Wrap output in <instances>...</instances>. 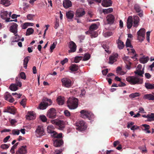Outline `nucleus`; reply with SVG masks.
Wrapping results in <instances>:
<instances>
[{
    "instance_id": "f257e3e1",
    "label": "nucleus",
    "mask_w": 154,
    "mask_h": 154,
    "mask_svg": "<svg viewBox=\"0 0 154 154\" xmlns=\"http://www.w3.org/2000/svg\"><path fill=\"white\" fill-rule=\"evenodd\" d=\"M126 79L131 85L142 84L143 82V79L138 76H129L127 77Z\"/></svg>"
},
{
    "instance_id": "f03ea898",
    "label": "nucleus",
    "mask_w": 154,
    "mask_h": 154,
    "mask_svg": "<svg viewBox=\"0 0 154 154\" xmlns=\"http://www.w3.org/2000/svg\"><path fill=\"white\" fill-rule=\"evenodd\" d=\"M78 100L75 97H69L67 101L68 107L71 109L76 108L78 106Z\"/></svg>"
},
{
    "instance_id": "7ed1b4c3",
    "label": "nucleus",
    "mask_w": 154,
    "mask_h": 154,
    "mask_svg": "<svg viewBox=\"0 0 154 154\" xmlns=\"http://www.w3.org/2000/svg\"><path fill=\"white\" fill-rule=\"evenodd\" d=\"M77 127L76 128L78 130L83 131L87 128V126L85 122L84 121H80L75 123Z\"/></svg>"
},
{
    "instance_id": "20e7f679",
    "label": "nucleus",
    "mask_w": 154,
    "mask_h": 154,
    "mask_svg": "<svg viewBox=\"0 0 154 154\" xmlns=\"http://www.w3.org/2000/svg\"><path fill=\"white\" fill-rule=\"evenodd\" d=\"M145 29L144 28H141L137 32V39L142 42L145 38Z\"/></svg>"
},
{
    "instance_id": "39448f33",
    "label": "nucleus",
    "mask_w": 154,
    "mask_h": 154,
    "mask_svg": "<svg viewBox=\"0 0 154 154\" xmlns=\"http://www.w3.org/2000/svg\"><path fill=\"white\" fill-rule=\"evenodd\" d=\"M56 115V109L54 108H51L48 111L47 116L50 119H54Z\"/></svg>"
},
{
    "instance_id": "423d86ee",
    "label": "nucleus",
    "mask_w": 154,
    "mask_h": 154,
    "mask_svg": "<svg viewBox=\"0 0 154 154\" xmlns=\"http://www.w3.org/2000/svg\"><path fill=\"white\" fill-rule=\"evenodd\" d=\"M62 85L65 87L69 88L72 85V82L70 79L64 78L61 79Z\"/></svg>"
},
{
    "instance_id": "0eeeda50",
    "label": "nucleus",
    "mask_w": 154,
    "mask_h": 154,
    "mask_svg": "<svg viewBox=\"0 0 154 154\" xmlns=\"http://www.w3.org/2000/svg\"><path fill=\"white\" fill-rule=\"evenodd\" d=\"M36 135L37 137H40L44 135V130L43 127L38 126L37 128L36 131Z\"/></svg>"
},
{
    "instance_id": "6e6552de",
    "label": "nucleus",
    "mask_w": 154,
    "mask_h": 154,
    "mask_svg": "<svg viewBox=\"0 0 154 154\" xmlns=\"http://www.w3.org/2000/svg\"><path fill=\"white\" fill-rule=\"evenodd\" d=\"M12 25L10 26V31L13 33L15 36H18L17 32L18 25L15 23H13Z\"/></svg>"
},
{
    "instance_id": "1a4fd4ad",
    "label": "nucleus",
    "mask_w": 154,
    "mask_h": 154,
    "mask_svg": "<svg viewBox=\"0 0 154 154\" xmlns=\"http://www.w3.org/2000/svg\"><path fill=\"white\" fill-rule=\"evenodd\" d=\"M85 14V12L84 9L80 8L77 9L75 13V16L77 17H81Z\"/></svg>"
},
{
    "instance_id": "9d476101",
    "label": "nucleus",
    "mask_w": 154,
    "mask_h": 154,
    "mask_svg": "<svg viewBox=\"0 0 154 154\" xmlns=\"http://www.w3.org/2000/svg\"><path fill=\"white\" fill-rule=\"evenodd\" d=\"M134 9L137 13H139L138 14L139 17H141L143 16V11L141 9V8L139 4H135L134 6Z\"/></svg>"
},
{
    "instance_id": "9b49d317",
    "label": "nucleus",
    "mask_w": 154,
    "mask_h": 154,
    "mask_svg": "<svg viewBox=\"0 0 154 154\" xmlns=\"http://www.w3.org/2000/svg\"><path fill=\"white\" fill-rule=\"evenodd\" d=\"M69 47L70 49L69 50V53L74 52L76 51V45L73 42L71 41L69 42Z\"/></svg>"
},
{
    "instance_id": "f8f14e48",
    "label": "nucleus",
    "mask_w": 154,
    "mask_h": 154,
    "mask_svg": "<svg viewBox=\"0 0 154 154\" xmlns=\"http://www.w3.org/2000/svg\"><path fill=\"white\" fill-rule=\"evenodd\" d=\"M106 19L108 24H112L115 21V17L112 14H109L106 17Z\"/></svg>"
},
{
    "instance_id": "ddd939ff",
    "label": "nucleus",
    "mask_w": 154,
    "mask_h": 154,
    "mask_svg": "<svg viewBox=\"0 0 154 154\" xmlns=\"http://www.w3.org/2000/svg\"><path fill=\"white\" fill-rule=\"evenodd\" d=\"M4 97L5 99L7 101H8L10 103H13L14 101V98L8 92L5 93Z\"/></svg>"
},
{
    "instance_id": "4468645a",
    "label": "nucleus",
    "mask_w": 154,
    "mask_h": 154,
    "mask_svg": "<svg viewBox=\"0 0 154 154\" xmlns=\"http://www.w3.org/2000/svg\"><path fill=\"white\" fill-rule=\"evenodd\" d=\"M27 152L26 146H22L17 151V154H25Z\"/></svg>"
},
{
    "instance_id": "2eb2a0df",
    "label": "nucleus",
    "mask_w": 154,
    "mask_h": 154,
    "mask_svg": "<svg viewBox=\"0 0 154 154\" xmlns=\"http://www.w3.org/2000/svg\"><path fill=\"white\" fill-rule=\"evenodd\" d=\"M118 56V54H113L111 56L109 57V63H110L113 64L117 60V58Z\"/></svg>"
},
{
    "instance_id": "dca6fc26",
    "label": "nucleus",
    "mask_w": 154,
    "mask_h": 154,
    "mask_svg": "<svg viewBox=\"0 0 154 154\" xmlns=\"http://www.w3.org/2000/svg\"><path fill=\"white\" fill-rule=\"evenodd\" d=\"M63 141L62 139H56L54 141V145L56 147L60 146L63 144Z\"/></svg>"
},
{
    "instance_id": "f3484780",
    "label": "nucleus",
    "mask_w": 154,
    "mask_h": 154,
    "mask_svg": "<svg viewBox=\"0 0 154 154\" xmlns=\"http://www.w3.org/2000/svg\"><path fill=\"white\" fill-rule=\"evenodd\" d=\"M89 111L85 110H82L80 112V117L84 119H87V116L88 115H89L88 112Z\"/></svg>"
},
{
    "instance_id": "a211bd4d",
    "label": "nucleus",
    "mask_w": 154,
    "mask_h": 154,
    "mask_svg": "<svg viewBox=\"0 0 154 154\" xmlns=\"http://www.w3.org/2000/svg\"><path fill=\"white\" fill-rule=\"evenodd\" d=\"M63 5L65 8H68L72 6V3L69 0H64L63 2Z\"/></svg>"
},
{
    "instance_id": "6ab92c4d",
    "label": "nucleus",
    "mask_w": 154,
    "mask_h": 154,
    "mask_svg": "<svg viewBox=\"0 0 154 154\" xmlns=\"http://www.w3.org/2000/svg\"><path fill=\"white\" fill-rule=\"evenodd\" d=\"M112 2L111 0H103L102 2V5L104 7H108L112 5Z\"/></svg>"
},
{
    "instance_id": "aec40b11",
    "label": "nucleus",
    "mask_w": 154,
    "mask_h": 154,
    "mask_svg": "<svg viewBox=\"0 0 154 154\" xmlns=\"http://www.w3.org/2000/svg\"><path fill=\"white\" fill-rule=\"evenodd\" d=\"M35 118V114L33 112H28L26 115V119L33 120Z\"/></svg>"
},
{
    "instance_id": "412c9836",
    "label": "nucleus",
    "mask_w": 154,
    "mask_h": 154,
    "mask_svg": "<svg viewBox=\"0 0 154 154\" xmlns=\"http://www.w3.org/2000/svg\"><path fill=\"white\" fill-rule=\"evenodd\" d=\"M133 18L132 16H129L127 19V28L130 29L131 28L133 24Z\"/></svg>"
},
{
    "instance_id": "4be33fe9",
    "label": "nucleus",
    "mask_w": 154,
    "mask_h": 154,
    "mask_svg": "<svg viewBox=\"0 0 154 154\" xmlns=\"http://www.w3.org/2000/svg\"><path fill=\"white\" fill-rule=\"evenodd\" d=\"M74 16V13L72 11H69L66 12V16L67 18L69 19H72Z\"/></svg>"
},
{
    "instance_id": "5701e85b",
    "label": "nucleus",
    "mask_w": 154,
    "mask_h": 154,
    "mask_svg": "<svg viewBox=\"0 0 154 154\" xmlns=\"http://www.w3.org/2000/svg\"><path fill=\"white\" fill-rule=\"evenodd\" d=\"M57 125L58 129L61 130H63L64 128V121L59 120Z\"/></svg>"
},
{
    "instance_id": "b1692460",
    "label": "nucleus",
    "mask_w": 154,
    "mask_h": 154,
    "mask_svg": "<svg viewBox=\"0 0 154 154\" xmlns=\"http://www.w3.org/2000/svg\"><path fill=\"white\" fill-rule=\"evenodd\" d=\"M48 106V103L47 102H41L39 106V108L41 109H45Z\"/></svg>"
},
{
    "instance_id": "393cba45",
    "label": "nucleus",
    "mask_w": 154,
    "mask_h": 154,
    "mask_svg": "<svg viewBox=\"0 0 154 154\" xmlns=\"http://www.w3.org/2000/svg\"><path fill=\"white\" fill-rule=\"evenodd\" d=\"M6 112L11 114H14L15 113L16 110L13 107H8L6 109Z\"/></svg>"
},
{
    "instance_id": "a878e982",
    "label": "nucleus",
    "mask_w": 154,
    "mask_h": 154,
    "mask_svg": "<svg viewBox=\"0 0 154 154\" xmlns=\"http://www.w3.org/2000/svg\"><path fill=\"white\" fill-rule=\"evenodd\" d=\"M145 99H148L149 100H154V96L151 94H145L143 97Z\"/></svg>"
},
{
    "instance_id": "bb28decb",
    "label": "nucleus",
    "mask_w": 154,
    "mask_h": 154,
    "mask_svg": "<svg viewBox=\"0 0 154 154\" xmlns=\"http://www.w3.org/2000/svg\"><path fill=\"white\" fill-rule=\"evenodd\" d=\"M69 69L71 71H76L78 69V66L76 64H72L69 66Z\"/></svg>"
},
{
    "instance_id": "cd10ccee",
    "label": "nucleus",
    "mask_w": 154,
    "mask_h": 154,
    "mask_svg": "<svg viewBox=\"0 0 154 154\" xmlns=\"http://www.w3.org/2000/svg\"><path fill=\"white\" fill-rule=\"evenodd\" d=\"M117 43L118 45V47L119 49L121 50L123 48L125 45L123 42L119 39H118Z\"/></svg>"
},
{
    "instance_id": "c85d7f7f",
    "label": "nucleus",
    "mask_w": 154,
    "mask_h": 154,
    "mask_svg": "<svg viewBox=\"0 0 154 154\" xmlns=\"http://www.w3.org/2000/svg\"><path fill=\"white\" fill-rule=\"evenodd\" d=\"M0 3L3 5L5 7H7L10 5L9 0H0Z\"/></svg>"
},
{
    "instance_id": "c756f323",
    "label": "nucleus",
    "mask_w": 154,
    "mask_h": 154,
    "mask_svg": "<svg viewBox=\"0 0 154 154\" xmlns=\"http://www.w3.org/2000/svg\"><path fill=\"white\" fill-rule=\"evenodd\" d=\"M134 27H137L138 26V23L139 21V18L137 16H134Z\"/></svg>"
},
{
    "instance_id": "7c9ffc66",
    "label": "nucleus",
    "mask_w": 154,
    "mask_h": 154,
    "mask_svg": "<svg viewBox=\"0 0 154 154\" xmlns=\"http://www.w3.org/2000/svg\"><path fill=\"white\" fill-rule=\"evenodd\" d=\"M57 103L60 105H62L64 103V99L61 96H59L57 99Z\"/></svg>"
},
{
    "instance_id": "2f4dec72",
    "label": "nucleus",
    "mask_w": 154,
    "mask_h": 154,
    "mask_svg": "<svg viewBox=\"0 0 154 154\" xmlns=\"http://www.w3.org/2000/svg\"><path fill=\"white\" fill-rule=\"evenodd\" d=\"M145 86L146 88L148 89H154V84H151L149 83H145Z\"/></svg>"
},
{
    "instance_id": "473e14b6",
    "label": "nucleus",
    "mask_w": 154,
    "mask_h": 154,
    "mask_svg": "<svg viewBox=\"0 0 154 154\" xmlns=\"http://www.w3.org/2000/svg\"><path fill=\"white\" fill-rule=\"evenodd\" d=\"M149 60V58L148 57H141L139 60L140 63L144 64L146 63Z\"/></svg>"
},
{
    "instance_id": "72a5a7b5",
    "label": "nucleus",
    "mask_w": 154,
    "mask_h": 154,
    "mask_svg": "<svg viewBox=\"0 0 154 154\" xmlns=\"http://www.w3.org/2000/svg\"><path fill=\"white\" fill-rule=\"evenodd\" d=\"M8 15V12L7 11H4L1 13V17L4 19H5Z\"/></svg>"
},
{
    "instance_id": "f704fd0d",
    "label": "nucleus",
    "mask_w": 154,
    "mask_h": 154,
    "mask_svg": "<svg viewBox=\"0 0 154 154\" xmlns=\"http://www.w3.org/2000/svg\"><path fill=\"white\" fill-rule=\"evenodd\" d=\"M30 57L27 56L25 57L23 60V65L24 66V67L26 69V68L27 66V63L29 62Z\"/></svg>"
},
{
    "instance_id": "c9c22d12",
    "label": "nucleus",
    "mask_w": 154,
    "mask_h": 154,
    "mask_svg": "<svg viewBox=\"0 0 154 154\" xmlns=\"http://www.w3.org/2000/svg\"><path fill=\"white\" fill-rule=\"evenodd\" d=\"M34 32V29L32 28H28L26 32V35L28 36L32 34Z\"/></svg>"
},
{
    "instance_id": "e433bc0d",
    "label": "nucleus",
    "mask_w": 154,
    "mask_h": 154,
    "mask_svg": "<svg viewBox=\"0 0 154 154\" xmlns=\"http://www.w3.org/2000/svg\"><path fill=\"white\" fill-rule=\"evenodd\" d=\"M47 131L48 133L53 134L55 133V132L53 130V126H48L47 127Z\"/></svg>"
},
{
    "instance_id": "4c0bfd02",
    "label": "nucleus",
    "mask_w": 154,
    "mask_h": 154,
    "mask_svg": "<svg viewBox=\"0 0 154 154\" xmlns=\"http://www.w3.org/2000/svg\"><path fill=\"white\" fill-rule=\"evenodd\" d=\"M9 88L13 91H16L18 89V88L16 84H11Z\"/></svg>"
},
{
    "instance_id": "58836bf2",
    "label": "nucleus",
    "mask_w": 154,
    "mask_h": 154,
    "mask_svg": "<svg viewBox=\"0 0 154 154\" xmlns=\"http://www.w3.org/2000/svg\"><path fill=\"white\" fill-rule=\"evenodd\" d=\"M148 120L149 121H154V113H151V114L147 115Z\"/></svg>"
},
{
    "instance_id": "ea45409f",
    "label": "nucleus",
    "mask_w": 154,
    "mask_h": 154,
    "mask_svg": "<svg viewBox=\"0 0 154 154\" xmlns=\"http://www.w3.org/2000/svg\"><path fill=\"white\" fill-rule=\"evenodd\" d=\"M88 112L89 113L90 115H88V116H87V119L90 120H93L94 118V115L91 112L89 111Z\"/></svg>"
},
{
    "instance_id": "a19ab883",
    "label": "nucleus",
    "mask_w": 154,
    "mask_h": 154,
    "mask_svg": "<svg viewBox=\"0 0 154 154\" xmlns=\"http://www.w3.org/2000/svg\"><path fill=\"white\" fill-rule=\"evenodd\" d=\"M98 26L95 23L91 24L89 27V29L90 30H96Z\"/></svg>"
},
{
    "instance_id": "79ce46f5",
    "label": "nucleus",
    "mask_w": 154,
    "mask_h": 154,
    "mask_svg": "<svg viewBox=\"0 0 154 154\" xmlns=\"http://www.w3.org/2000/svg\"><path fill=\"white\" fill-rule=\"evenodd\" d=\"M17 77L19 79H20V78L24 80L26 78L25 74L24 72H20L18 77Z\"/></svg>"
},
{
    "instance_id": "37998d69",
    "label": "nucleus",
    "mask_w": 154,
    "mask_h": 154,
    "mask_svg": "<svg viewBox=\"0 0 154 154\" xmlns=\"http://www.w3.org/2000/svg\"><path fill=\"white\" fill-rule=\"evenodd\" d=\"M113 9L112 8H109L107 9H103V12L104 14H108L113 11Z\"/></svg>"
},
{
    "instance_id": "c03bdc74",
    "label": "nucleus",
    "mask_w": 154,
    "mask_h": 154,
    "mask_svg": "<svg viewBox=\"0 0 154 154\" xmlns=\"http://www.w3.org/2000/svg\"><path fill=\"white\" fill-rule=\"evenodd\" d=\"M16 83L15 84H16L17 86H19L20 87L22 86V83L20 81V79H19L17 77L16 78Z\"/></svg>"
},
{
    "instance_id": "a18cd8bd",
    "label": "nucleus",
    "mask_w": 154,
    "mask_h": 154,
    "mask_svg": "<svg viewBox=\"0 0 154 154\" xmlns=\"http://www.w3.org/2000/svg\"><path fill=\"white\" fill-rule=\"evenodd\" d=\"M102 47L107 53H108L109 54L110 53V51L109 50V46L106 45H103Z\"/></svg>"
},
{
    "instance_id": "49530a36",
    "label": "nucleus",
    "mask_w": 154,
    "mask_h": 154,
    "mask_svg": "<svg viewBox=\"0 0 154 154\" xmlns=\"http://www.w3.org/2000/svg\"><path fill=\"white\" fill-rule=\"evenodd\" d=\"M140 95V94L138 93H132L130 94L129 95V97L130 98H134L136 97L139 96Z\"/></svg>"
},
{
    "instance_id": "de8ad7c7",
    "label": "nucleus",
    "mask_w": 154,
    "mask_h": 154,
    "mask_svg": "<svg viewBox=\"0 0 154 154\" xmlns=\"http://www.w3.org/2000/svg\"><path fill=\"white\" fill-rule=\"evenodd\" d=\"M125 45L127 48L129 47L131 48H133L132 46L131 45V41L128 38L127 39Z\"/></svg>"
},
{
    "instance_id": "09e8293b",
    "label": "nucleus",
    "mask_w": 154,
    "mask_h": 154,
    "mask_svg": "<svg viewBox=\"0 0 154 154\" xmlns=\"http://www.w3.org/2000/svg\"><path fill=\"white\" fill-rule=\"evenodd\" d=\"M134 73L139 76L143 77V74H144V72L141 70H137L134 72Z\"/></svg>"
},
{
    "instance_id": "8fccbe9b",
    "label": "nucleus",
    "mask_w": 154,
    "mask_h": 154,
    "mask_svg": "<svg viewBox=\"0 0 154 154\" xmlns=\"http://www.w3.org/2000/svg\"><path fill=\"white\" fill-rule=\"evenodd\" d=\"M53 136L55 138H57V139H59V138H60L62 137V133H60L58 134L55 132V134L54 133L53 134Z\"/></svg>"
},
{
    "instance_id": "3c124183",
    "label": "nucleus",
    "mask_w": 154,
    "mask_h": 154,
    "mask_svg": "<svg viewBox=\"0 0 154 154\" xmlns=\"http://www.w3.org/2000/svg\"><path fill=\"white\" fill-rule=\"evenodd\" d=\"M90 57V55L89 54H85L83 57V60L86 61L88 60Z\"/></svg>"
},
{
    "instance_id": "603ef678",
    "label": "nucleus",
    "mask_w": 154,
    "mask_h": 154,
    "mask_svg": "<svg viewBox=\"0 0 154 154\" xmlns=\"http://www.w3.org/2000/svg\"><path fill=\"white\" fill-rule=\"evenodd\" d=\"M26 99L25 98H23L22 99L20 102V104L23 107L25 108L26 104Z\"/></svg>"
},
{
    "instance_id": "864d4df0",
    "label": "nucleus",
    "mask_w": 154,
    "mask_h": 154,
    "mask_svg": "<svg viewBox=\"0 0 154 154\" xmlns=\"http://www.w3.org/2000/svg\"><path fill=\"white\" fill-rule=\"evenodd\" d=\"M82 57V56H76L75 57L74 59V62L75 63H78L81 60Z\"/></svg>"
},
{
    "instance_id": "5fc2aeb1",
    "label": "nucleus",
    "mask_w": 154,
    "mask_h": 154,
    "mask_svg": "<svg viewBox=\"0 0 154 154\" xmlns=\"http://www.w3.org/2000/svg\"><path fill=\"white\" fill-rule=\"evenodd\" d=\"M40 118L42 121L44 122H46L47 119L46 116L44 115H41L40 116Z\"/></svg>"
},
{
    "instance_id": "6e6d98bb",
    "label": "nucleus",
    "mask_w": 154,
    "mask_h": 154,
    "mask_svg": "<svg viewBox=\"0 0 154 154\" xmlns=\"http://www.w3.org/2000/svg\"><path fill=\"white\" fill-rule=\"evenodd\" d=\"M9 147V146L6 144H3L0 146V147L3 149H7Z\"/></svg>"
},
{
    "instance_id": "4d7b16f0",
    "label": "nucleus",
    "mask_w": 154,
    "mask_h": 154,
    "mask_svg": "<svg viewBox=\"0 0 154 154\" xmlns=\"http://www.w3.org/2000/svg\"><path fill=\"white\" fill-rule=\"evenodd\" d=\"M142 125L144 128V129H143V130L146 131L147 129H149L150 128V126L148 125L145 124H143Z\"/></svg>"
},
{
    "instance_id": "13d9d810",
    "label": "nucleus",
    "mask_w": 154,
    "mask_h": 154,
    "mask_svg": "<svg viewBox=\"0 0 154 154\" xmlns=\"http://www.w3.org/2000/svg\"><path fill=\"white\" fill-rule=\"evenodd\" d=\"M12 133L14 135L17 134L18 135L20 134V131L19 130L14 129L12 131Z\"/></svg>"
},
{
    "instance_id": "bf43d9fd",
    "label": "nucleus",
    "mask_w": 154,
    "mask_h": 154,
    "mask_svg": "<svg viewBox=\"0 0 154 154\" xmlns=\"http://www.w3.org/2000/svg\"><path fill=\"white\" fill-rule=\"evenodd\" d=\"M34 17V15L32 14H29L27 15V18L29 20H33V18Z\"/></svg>"
},
{
    "instance_id": "052dcab7",
    "label": "nucleus",
    "mask_w": 154,
    "mask_h": 154,
    "mask_svg": "<svg viewBox=\"0 0 154 154\" xmlns=\"http://www.w3.org/2000/svg\"><path fill=\"white\" fill-rule=\"evenodd\" d=\"M125 62L126 63V68L128 69H130L131 68V63L130 62H128L127 63L126 62Z\"/></svg>"
},
{
    "instance_id": "680f3d73",
    "label": "nucleus",
    "mask_w": 154,
    "mask_h": 154,
    "mask_svg": "<svg viewBox=\"0 0 154 154\" xmlns=\"http://www.w3.org/2000/svg\"><path fill=\"white\" fill-rule=\"evenodd\" d=\"M28 23L27 22L21 25L22 28V29H26L28 27Z\"/></svg>"
},
{
    "instance_id": "e2e57ef3",
    "label": "nucleus",
    "mask_w": 154,
    "mask_h": 154,
    "mask_svg": "<svg viewBox=\"0 0 154 154\" xmlns=\"http://www.w3.org/2000/svg\"><path fill=\"white\" fill-rule=\"evenodd\" d=\"M64 114L66 116L69 117L70 116L69 112L68 110H66L64 111Z\"/></svg>"
},
{
    "instance_id": "0e129e2a",
    "label": "nucleus",
    "mask_w": 154,
    "mask_h": 154,
    "mask_svg": "<svg viewBox=\"0 0 154 154\" xmlns=\"http://www.w3.org/2000/svg\"><path fill=\"white\" fill-rule=\"evenodd\" d=\"M68 61V59L67 58H65L63 60L61 61L60 63L62 65H63L65 63L67 62Z\"/></svg>"
},
{
    "instance_id": "69168bd1",
    "label": "nucleus",
    "mask_w": 154,
    "mask_h": 154,
    "mask_svg": "<svg viewBox=\"0 0 154 154\" xmlns=\"http://www.w3.org/2000/svg\"><path fill=\"white\" fill-rule=\"evenodd\" d=\"M134 124V123L132 122H128L127 123V127L128 128H130Z\"/></svg>"
},
{
    "instance_id": "338daca9",
    "label": "nucleus",
    "mask_w": 154,
    "mask_h": 154,
    "mask_svg": "<svg viewBox=\"0 0 154 154\" xmlns=\"http://www.w3.org/2000/svg\"><path fill=\"white\" fill-rule=\"evenodd\" d=\"M139 128V127L137 126V125H133L131 128V129L132 130L134 131L135 130H137Z\"/></svg>"
},
{
    "instance_id": "774afa93",
    "label": "nucleus",
    "mask_w": 154,
    "mask_h": 154,
    "mask_svg": "<svg viewBox=\"0 0 154 154\" xmlns=\"http://www.w3.org/2000/svg\"><path fill=\"white\" fill-rule=\"evenodd\" d=\"M59 120L57 119H54L52 120H51V122L52 124H55L57 125Z\"/></svg>"
}]
</instances>
